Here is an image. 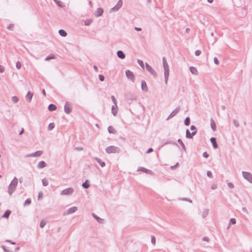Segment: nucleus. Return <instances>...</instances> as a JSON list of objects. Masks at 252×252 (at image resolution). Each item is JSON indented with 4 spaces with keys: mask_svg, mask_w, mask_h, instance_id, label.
Instances as JSON below:
<instances>
[{
    "mask_svg": "<svg viewBox=\"0 0 252 252\" xmlns=\"http://www.w3.org/2000/svg\"><path fill=\"white\" fill-rule=\"evenodd\" d=\"M197 133V130H195L190 132L189 129H187L186 131V136L187 138L191 139L193 136L195 135Z\"/></svg>",
    "mask_w": 252,
    "mask_h": 252,
    "instance_id": "11",
    "label": "nucleus"
},
{
    "mask_svg": "<svg viewBox=\"0 0 252 252\" xmlns=\"http://www.w3.org/2000/svg\"><path fill=\"white\" fill-rule=\"evenodd\" d=\"M42 182L43 186L44 187H46L48 185V182L46 179H43L42 180Z\"/></svg>",
    "mask_w": 252,
    "mask_h": 252,
    "instance_id": "39",
    "label": "nucleus"
},
{
    "mask_svg": "<svg viewBox=\"0 0 252 252\" xmlns=\"http://www.w3.org/2000/svg\"><path fill=\"white\" fill-rule=\"evenodd\" d=\"M214 63L217 64V65H218L220 63L219 62V61L218 60V59H217V57H215L214 59Z\"/></svg>",
    "mask_w": 252,
    "mask_h": 252,
    "instance_id": "52",
    "label": "nucleus"
},
{
    "mask_svg": "<svg viewBox=\"0 0 252 252\" xmlns=\"http://www.w3.org/2000/svg\"><path fill=\"white\" fill-rule=\"evenodd\" d=\"M59 33L62 36L65 37L67 35V32L63 29H61L59 31Z\"/></svg>",
    "mask_w": 252,
    "mask_h": 252,
    "instance_id": "29",
    "label": "nucleus"
},
{
    "mask_svg": "<svg viewBox=\"0 0 252 252\" xmlns=\"http://www.w3.org/2000/svg\"><path fill=\"white\" fill-rule=\"evenodd\" d=\"M181 200L188 201V202H190V203L192 202V200L190 199H189V198H183L181 199Z\"/></svg>",
    "mask_w": 252,
    "mask_h": 252,
    "instance_id": "58",
    "label": "nucleus"
},
{
    "mask_svg": "<svg viewBox=\"0 0 252 252\" xmlns=\"http://www.w3.org/2000/svg\"><path fill=\"white\" fill-rule=\"evenodd\" d=\"M233 124L236 127H239V126H240L239 123V122L237 120L234 119L233 120Z\"/></svg>",
    "mask_w": 252,
    "mask_h": 252,
    "instance_id": "44",
    "label": "nucleus"
},
{
    "mask_svg": "<svg viewBox=\"0 0 252 252\" xmlns=\"http://www.w3.org/2000/svg\"><path fill=\"white\" fill-rule=\"evenodd\" d=\"M108 131L110 133H115L116 132V130L112 126H109L108 127Z\"/></svg>",
    "mask_w": 252,
    "mask_h": 252,
    "instance_id": "31",
    "label": "nucleus"
},
{
    "mask_svg": "<svg viewBox=\"0 0 252 252\" xmlns=\"http://www.w3.org/2000/svg\"><path fill=\"white\" fill-rule=\"evenodd\" d=\"M16 67L18 69H19L21 68V63L19 61L17 62V63H16Z\"/></svg>",
    "mask_w": 252,
    "mask_h": 252,
    "instance_id": "47",
    "label": "nucleus"
},
{
    "mask_svg": "<svg viewBox=\"0 0 252 252\" xmlns=\"http://www.w3.org/2000/svg\"><path fill=\"white\" fill-rule=\"evenodd\" d=\"M207 175L208 177H209L210 178H211V179L213 178V177L212 173L210 171H207Z\"/></svg>",
    "mask_w": 252,
    "mask_h": 252,
    "instance_id": "49",
    "label": "nucleus"
},
{
    "mask_svg": "<svg viewBox=\"0 0 252 252\" xmlns=\"http://www.w3.org/2000/svg\"><path fill=\"white\" fill-rule=\"evenodd\" d=\"M78 208L77 207L73 206L68 209L64 213V215H69L71 214H73L77 211Z\"/></svg>",
    "mask_w": 252,
    "mask_h": 252,
    "instance_id": "13",
    "label": "nucleus"
},
{
    "mask_svg": "<svg viewBox=\"0 0 252 252\" xmlns=\"http://www.w3.org/2000/svg\"><path fill=\"white\" fill-rule=\"evenodd\" d=\"M32 201L30 198H28L26 200L24 205H29L31 204Z\"/></svg>",
    "mask_w": 252,
    "mask_h": 252,
    "instance_id": "43",
    "label": "nucleus"
},
{
    "mask_svg": "<svg viewBox=\"0 0 252 252\" xmlns=\"http://www.w3.org/2000/svg\"><path fill=\"white\" fill-rule=\"evenodd\" d=\"M111 99H112V100L113 102V103L116 105L117 104V100L115 98V96H113V95H112L111 96Z\"/></svg>",
    "mask_w": 252,
    "mask_h": 252,
    "instance_id": "50",
    "label": "nucleus"
},
{
    "mask_svg": "<svg viewBox=\"0 0 252 252\" xmlns=\"http://www.w3.org/2000/svg\"><path fill=\"white\" fill-rule=\"evenodd\" d=\"M73 191H74L73 188L70 187V188H67V189H65L61 191L60 194L61 195H70L71 194H72Z\"/></svg>",
    "mask_w": 252,
    "mask_h": 252,
    "instance_id": "4",
    "label": "nucleus"
},
{
    "mask_svg": "<svg viewBox=\"0 0 252 252\" xmlns=\"http://www.w3.org/2000/svg\"><path fill=\"white\" fill-rule=\"evenodd\" d=\"M185 125L188 126L190 124V118L189 117L186 118L184 121Z\"/></svg>",
    "mask_w": 252,
    "mask_h": 252,
    "instance_id": "34",
    "label": "nucleus"
},
{
    "mask_svg": "<svg viewBox=\"0 0 252 252\" xmlns=\"http://www.w3.org/2000/svg\"><path fill=\"white\" fill-rule=\"evenodd\" d=\"M43 197V193L41 191L39 192L38 195V199L39 200Z\"/></svg>",
    "mask_w": 252,
    "mask_h": 252,
    "instance_id": "55",
    "label": "nucleus"
},
{
    "mask_svg": "<svg viewBox=\"0 0 252 252\" xmlns=\"http://www.w3.org/2000/svg\"><path fill=\"white\" fill-rule=\"evenodd\" d=\"M167 144H171V145L178 146V144L175 141H174L173 140H169V141H166V142L164 143V144L163 145H167Z\"/></svg>",
    "mask_w": 252,
    "mask_h": 252,
    "instance_id": "33",
    "label": "nucleus"
},
{
    "mask_svg": "<svg viewBox=\"0 0 252 252\" xmlns=\"http://www.w3.org/2000/svg\"><path fill=\"white\" fill-rule=\"evenodd\" d=\"M126 77L132 81L133 82L135 80V77L132 71H131L129 70H127L126 71Z\"/></svg>",
    "mask_w": 252,
    "mask_h": 252,
    "instance_id": "9",
    "label": "nucleus"
},
{
    "mask_svg": "<svg viewBox=\"0 0 252 252\" xmlns=\"http://www.w3.org/2000/svg\"><path fill=\"white\" fill-rule=\"evenodd\" d=\"M93 20L92 19H87L85 21V25L89 26L92 22Z\"/></svg>",
    "mask_w": 252,
    "mask_h": 252,
    "instance_id": "42",
    "label": "nucleus"
},
{
    "mask_svg": "<svg viewBox=\"0 0 252 252\" xmlns=\"http://www.w3.org/2000/svg\"><path fill=\"white\" fill-rule=\"evenodd\" d=\"M202 240L204 241H207V242H209V239L208 237H204L203 238H202Z\"/></svg>",
    "mask_w": 252,
    "mask_h": 252,
    "instance_id": "63",
    "label": "nucleus"
},
{
    "mask_svg": "<svg viewBox=\"0 0 252 252\" xmlns=\"http://www.w3.org/2000/svg\"><path fill=\"white\" fill-rule=\"evenodd\" d=\"M18 182V179L15 177L9 184L8 186V192L10 195H11L15 190Z\"/></svg>",
    "mask_w": 252,
    "mask_h": 252,
    "instance_id": "2",
    "label": "nucleus"
},
{
    "mask_svg": "<svg viewBox=\"0 0 252 252\" xmlns=\"http://www.w3.org/2000/svg\"><path fill=\"white\" fill-rule=\"evenodd\" d=\"M60 7L63 8L64 6L63 3L59 0H53Z\"/></svg>",
    "mask_w": 252,
    "mask_h": 252,
    "instance_id": "30",
    "label": "nucleus"
},
{
    "mask_svg": "<svg viewBox=\"0 0 252 252\" xmlns=\"http://www.w3.org/2000/svg\"><path fill=\"white\" fill-rule=\"evenodd\" d=\"M4 67L2 65H0V72L2 73L4 72Z\"/></svg>",
    "mask_w": 252,
    "mask_h": 252,
    "instance_id": "59",
    "label": "nucleus"
},
{
    "mask_svg": "<svg viewBox=\"0 0 252 252\" xmlns=\"http://www.w3.org/2000/svg\"><path fill=\"white\" fill-rule=\"evenodd\" d=\"M236 223V220L234 218H231V219H230V220H229V225H230L231 224H235Z\"/></svg>",
    "mask_w": 252,
    "mask_h": 252,
    "instance_id": "41",
    "label": "nucleus"
},
{
    "mask_svg": "<svg viewBox=\"0 0 252 252\" xmlns=\"http://www.w3.org/2000/svg\"><path fill=\"white\" fill-rule=\"evenodd\" d=\"M151 243L155 245L156 244V238L154 236L151 237Z\"/></svg>",
    "mask_w": 252,
    "mask_h": 252,
    "instance_id": "48",
    "label": "nucleus"
},
{
    "mask_svg": "<svg viewBox=\"0 0 252 252\" xmlns=\"http://www.w3.org/2000/svg\"><path fill=\"white\" fill-rule=\"evenodd\" d=\"M64 110L65 113L68 114L72 111L71 104L70 102L67 101L65 102L64 106Z\"/></svg>",
    "mask_w": 252,
    "mask_h": 252,
    "instance_id": "6",
    "label": "nucleus"
},
{
    "mask_svg": "<svg viewBox=\"0 0 252 252\" xmlns=\"http://www.w3.org/2000/svg\"><path fill=\"white\" fill-rule=\"evenodd\" d=\"M227 186L230 189H233L234 188V185L230 182L227 183Z\"/></svg>",
    "mask_w": 252,
    "mask_h": 252,
    "instance_id": "54",
    "label": "nucleus"
},
{
    "mask_svg": "<svg viewBox=\"0 0 252 252\" xmlns=\"http://www.w3.org/2000/svg\"><path fill=\"white\" fill-rule=\"evenodd\" d=\"M48 109L49 111L52 112L57 109L56 106L54 104H50L49 105Z\"/></svg>",
    "mask_w": 252,
    "mask_h": 252,
    "instance_id": "23",
    "label": "nucleus"
},
{
    "mask_svg": "<svg viewBox=\"0 0 252 252\" xmlns=\"http://www.w3.org/2000/svg\"><path fill=\"white\" fill-rule=\"evenodd\" d=\"M98 77H99V79L100 80V81H103L104 80L105 77L103 75H101V74L99 75Z\"/></svg>",
    "mask_w": 252,
    "mask_h": 252,
    "instance_id": "51",
    "label": "nucleus"
},
{
    "mask_svg": "<svg viewBox=\"0 0 252 252\" xmlns=\"http://www.w3.org/2000/svg\"><path fill=\"white\" fill-rule=\"evenodd\" d=\"M117 56L118 57V58H119L121 59H124L126 57L125 54L121 50L118 51L117 52Z\"/></svg>",
    "mask_w": 252,
    "mask_h": 252,
    "instance_id": "19",
    "label": "nucleus"
},
{
    "mask_svg": "<svg viewBox=\"0 0 252 252\" xmlns=\"http://www.w3.org/2000/svg\"><path fill=\"white\" fill-rule=\"evenodd\" d=\"M162 63H163V68H164V75L165 83L166 84H167L169 75V68L168 64L166 62V58L164 57H163L162 58Z\"/></svg>",
    "mask_w": 252,
    "mask_h": 252,
    "instance_id": "1",
    "label": "nucleus"
},
{
    "mask_svg": "<svg viewBox=\"0 0 252 252\" xmlns=\"http://www.w3.org/2000/svg\"><path fill=\"white\" fill-rule=\"evenodd\" d=\"M1 248L3 249L4 252H14L13 251H9L6 247L4 245H1Z\"/></svg>",
    "mask_w": 252,
    "mask_h": 252,
    "instance_id": "40",
    "label": "nucleus"
},
{
    "mask_svg": "<svg viewBox=\"0 0 252 252\" xmlns=\"http://www.w3.org/2000/svg\"><path fill=\"white\" fill-rule=\"evenodd\" d=\"M46 224V221L43 220H42L40 223V227L42 228L45 226Z\"/></svg>",
    "mask_w": 252,
    "mask_h": 252,
    "instance_id": "38",
    "label": "nucleus"
},
{
    "mask_svg": "<svg viewBox=\"0 0 252 252\" xmlns=\"http://www.w3.org/2000/svg\"><path fill=\"white\" fill-rule=\"evenodd\" d=\"M105 151L108 154L119 153L121 152V149L118 147L110 146L106 148Z\"/></svg>",
    "mask_w": 252,
    "mask_h": 252,
    "instance_id": "3",
    "label": "nucleus"
},
{
    "mask_svg": "<svg viewBox=\"0 0 252 252\" xmlns=\"http://www.w3.org/2000/svg\"><path fill=\"white\" fill-rule=\"evenodd\" d=\"M177 141L181 145L183 150L184 151H186V146H185V144H184V143L183 142V141H182V140L181 139H178Z\"/></svg>",
    "mask_w": 252,
    "mask_h": 252,
    "instance_id": "32",
    "label": "nucleus"
},
{
    "mask_svg": "<svg viewBox=\"0 0 252 252\" xmlns=\"http://www.w3.org/2000/svg\"><path fill=\"white\" fill-rule=\"evenodd\" d=\"M146 69L155 77H157V73L154 69L148 63H146Z\"/></svg>",
    "mask_w": 252,
    "mask_h": 252,
    "instance_id": "7",
    "label": "nucleus"
},
{
    "mask_svg": "<svg viewBox=\"0 0 252 252\" xmlns=\"http://www.w3.org/2000/svg\"><path fill=\"white\" fill-rule=\"evenodd\" d=\"M201 52L199 50H197L195 51V55L196 56H199L201 54Z\"/></svg>",
    "mask_w": 252,
    "mask_h": 252,
    "instance_id": "53",
    "label": "nucleus"
},
{
    "mask_svg": "<svg viewBox=\"0 0 252 252\" xmlns=\"http://www.w3.org/2000/svg\"><path fill=\"white\" fill-rule=\"evenodd\" d=\"M111 112H112V114L114 116H116L117 115V113H118L117 104H116V105H115V104H114V105H113L112 106Z\"/></svg>",
    "mask_w": 252,
    "mask_h": 252,
    "instance_id": "18",
    "label": "nucleus"
},
{
    "mask_svg": "<svg viewBox=\"0 0 252 252\" xmlns=\"http://www.w3.org/2000/svg\"><path fill=\"white\" fill-rule=\"evenodd\" d=\"M103 13V9L101 8H98L96 11L95 12L94 15L96 17L101 16Z\"/></svg>",
    "mask_w": 252,
    "mask_h": 252,
    "instance_id": "17",
    "label": "nucleus"
},
{
    "mask_svg": "<svg viewBox=\"0 0 252 252\" xmlns=\"http://www.w3.org/2000/svg\"><path fill=\"white\" fill-rule=\"evenodd\" d=\"M189 70L191 72L192 74H193L194 75L197 74L198 71H197V69L195 67L190 66L189 67Z\"/></svg>",
    "mask_w": 252,
    "mask_h": 252,
    "instance_id": "26",
    "label": "nucleus"
},
{
    "mask_svg": "<svg viewBox=\"0 0 252 252\" xmlns=\"http://www.w3.org/2000/svg\"><path fill=\"white\" fill-rule=\"evenodd\" d=\"M190 130H192V131H195V130H196V127H195V126H194V125H191V126H190Z\"/></svg>",
    "mask_w": 252,
    "mask_h": 252,
    "instance_id": "56",
    "label": "nucleus"
},
{
    "mask_svg": "<svg viewBox=\"0 0 252 252\" xmlns=\"http://www.w3.org/2000/svg\"><path fill=\"white\" fill-rule=\"evenodd\" d=\"M55 127V124L53 123H50L48 126V129L49 130H52Z\"/></svg>",
    "mask_w": 252,
    "mask_h": 252,
    "instance_id": "36",
    "label": "nucleus"
},
{
    "mask_svg": "<svg viewBox=\"0 0 252 252\" xmlns=\"http://www.w3.org/2000/svg\"><path fill=\"white\" fill-rule=\"evenodd\" d=\"M47 165L46 162L44 161H40L38 162L37 167L39 169L43 168L44 167H46Z\"/></svg>",
    "mask_w": 252,
    "mask_h": 252,
    "instance_id": "21",
    "label": "nucleus"
},
{
    "mask_svg": "<svg viewBox=\"0 0 252 252\" xmlns=\"http://www.w3.org/2000/svg\"><path fill=\"white\" fill-rule=\"evenodd\" d=\"M153 151V149L152 148H150L149 149H148V150L147 151V152L146 153L148 154V153H150L151 152H152Z\"/></svg>",
    "mask_w": 252,
    "mask_h": 252,
    "instance_id": "62",
    "label": "nucleus"
},
{
    "mask_svg": "<svg viewBox=\"0 0 252 252\" xmlns=\"http://www.w3.org/2000/svg\"><path fill=\"white\" fill-rule=\"evenodd\" d=\"M180 107H177L176 109H175L168 116L167 118L166 119L167 120H169L170 119L172 118L174 116H176L177 114L180 111Z\"/></svg>",
    "mask_w": 252,
    "mask_h": 252,
    "instance_id": "12",
    "label": "nucleus"
},
{
    "mask_svg": "<svg viewBox=\"0 0 252 252\" xmlns=\"http://www.w3.org/2000/svg\"><path fill=\"white\" fill-rule=\"evenodd\" d=\"M137 62H138V64L141 66V67L142 68H144V63H143V62L142 60H140L138 59L137 60Z\"/></svg>",
    "mask_w": 252,
    "mask_h": 252,
    "instance_id": "45",
    "label": "nucleus"
},
{
    "mask_svg": "<svg viewBox=\"0 0 252 252\" xmlns=\"http://www.w3.org/2000/svg\"><path fill=\"white\" fill-rule=\"evenodd\" d=\"M211 126L212 130L214 131H216V123H215V122L214 121V120L212 119L211 120Z\"/></svg>",
    "mask_w": 252,
    "mask_h": 252,
    "instance_id": "27",
    "label": "nucleus"
},
{
    "mask_svg": "<svg viewBox=\"0 0 252 252\" xmlns=\"http://www.w3.org/2000/svg\"><path fill=\"white\" fill-rule=\"evenodd\" d=\"M7 28L10 30V31H13V29H14V24H9L8 27H7Z\"/></svg>",
    "mask_w": 252,
    "mask_h": 252,
    "instance_id": "46",
    "label": "nucleus"
},
{
    "mask_svg": "<svg viewBox=\"0 0 252 252\" xmlns=\"http://www.w3.org/2000/svg\"><path fill=\"white\" fill-rule=\"evenodd\" d=\"M141 89L144 92H147L148 91L147 84L144 80L141 81Z\"/></svg>",
    "mask_w": 252,
    "mask_h": 252,
    "instance_id": "15",
    "label": "nucleus"
},
{
    "mask_svg": "<svg viewBox=\"0 0 252 252\" xmlns=\"http://www.w3.org/2000/svg\"><path fill=\"white\" fill-rule=\"evenodd\" d=\"M210 141L212 144V146L214 149H217L218 147V145L217 142L216 138L212 137L210 138Z\"/></svg>",
    "mask_w": 252,
    "mask_h": 252,
    "instance_id": "16",
    "label": "nucleus"
},
{
    "mask_svg": "<svg viewBox=\"0 0 252 252\" xmlns=\"http://www.w3.org/2000/svg\"><path fill=\"white\" fill-rule=\"evenodd\" d=\"M92 216L93 217L99 222V223H102L103 220L100 218L99 217L96 216L95 214L93 213Z\"/></svg>",
    "mask_w": 252,
    "mask_h": 252,
    "instance_id": "28",
    "label": "nucleus"
},
{
    "mask_svg": "<svg viewBox=\"0 0 252 252\" xmlns=\"http://www.w3.org/2000/svg\"><path fill=\"white\" fill-rule=\"evenodd\" d=\"M137 171H141L147 174H151L152 172L151 170L145 168V167H140L138 168Z\"/></svg>",
    "mask_w": 252,
    "mask_h": 252,
    "instance_id": "14",
    "label": "nucleus"
},
{
    "mask_svg": "<svg viewBox=\"0 0 252 252\" xmlns=\"http://www.w3.org/2000/svg\"><path fill=\"white\" fill-rule=\"evenodd\" d=\"M43 153L42 151H37L35 152L27 155L26 157H39Z\"/></svg>",
    "mask_w": 252,
    "mask_h": 252,
    "instance_id": "8",
    "label": "nucleus"
},
{
    "mask_svg": "<svg viewBox=\"0 0 252 252\" xmlns=\"http://www.w3.org/2000/svg\"><path fill=\"white\" fill-rule=\"evenodd\" d=\"M82 186L84 189H88L90 186L89 180H86L84 183H83Z\"/></svg>",
    "mask_w": 252,
    "mask_h": 252,
    "instance_id": "25",
    "label": "nucleus"
},
{
    "mask_svg": "<svg viewBox=\"0 0 252 252\" xmlns=\"http://www.w3.org/2000/svg\"><path fill=\"white\" fill-rule=\"evenodd\" d=\"M94 159L96 161V162L99 164L101 167H103L105 166V162L102 161L100 158H95Z\"/></svg>",
    "mask_w": 252,
    "mask_h": 252,
    "instance_id": "22",
    "label": "nucleus"
},
{
    "mask_svg": "<svg viewBox=\"0 0 252 252\" xmlns=\"http://www.w3.org/2000/svg\"><path fill=\"white\" fill-rule=\"evenodd\" d=\"M32 96L33 93L29 91L26 96V98L29 102H30L31 101Z\"/></svg>",
    "mask_w": 252,
    "mask_h": 252,
    "instance_id": "20",
    "label": "nucleus"
},
{
    "mask_svg": "<svg viewBox=\"0 0 252 252\" xmlns=\"http://www.w3.org/2000/svg\"><path fill=\"white\" fill-rule=\"evenodd\" d=\"M11 213V211L9 210H7L3 214L2 217L4 218H8L10 215Z\"/></svg>",
    "mask_w": 252,
    "mask_h": 252,
    "instance_id": "24",
    "label": "nucleus"
},
{
    "mask_svg": "<svg viewBox=\"0 0 252 252\" xmlns=\"http://www.w3.org/2000/svg\"><path fill=\"white\" fill-rule=\"evenodd\" d=\"M123 5V1L122 0H119L117 4L112 7L111 9L112 11H116L120 9V8Z\"/></svg>",
    "mask_w": 252,
    "mask_h": 252,
    "instance_id": "10",
    "label": "nucleus"
},
{
    "mask_svg": "<svg viewBox=\"0 0 252 252\" xmlns=\"http://www.w3.org/2000/svg\"><path fill=\"white\" fill-rule=\"evenodd\" d=\"M242 211L244 212H245L246 213L248 214V212L247 209V208L246 207H243L242 208Z\"/></svg>",
    "mask_w": 252,
    "mask_h": 252,
    "instance_id": "64",
    "label": "nucleus"
},
{
    "mask_svg": "<svg viewBox=\"0 0 252 252\" xmlns=\"http://www.w3.org/2000/svg\"><path fill=\"white\" fill-rule=\"evenodd\" d=\"M217 188V185L216 184H213L211 186L212 189H216Z\"/></svg>",
    "mask_w": 252,
    "mask_h": 252,
    "instance_id": "61",
    "label": "nucleus"
},
{
    "mask_svg": "<svg viewBox=\"0 0 252 252\" xmlns=\"http://www.w3.org/2000/svg\"><path fill=\"white\" fill-rule=\"evenodd\" d=\"M5 242H8V243H10V244H11L12 245H15L16 244L15 242H13V241H12L10 240H6Z\"/></svg>",
    "mask_w": 252,
    "mask_h": 252,
    "instance_id": "60",
    "label": "nucleus"
},
{
    "mask_svg": "<svg viewBox=\"0 0 252 252\" xmlns=\"http://www.w3.org/2000/svg\"><path fill=\"white\" fill-rule=\"evenodd\" d=\"M11 99H12V101H13V102L14 103H16L18 102V101H19V98L16 96H12V98H11Z\"/></svg>",
    "mask_w": 252,
    "mask_h": 252,
    "instance_id": "37",
    "label": "nucleus"
},
{
    "mask_svg": "<svg viewBox=\"0 0 252 252\" xmlns=\"http://www.w3.org/2000/svg\"><path fill=\"white\" fill-rule=\"evenodd\" d=\"M242 175L244 179L250 183H252V174L250 172L243 171Z\"/></svg>",
    "mask_w": 252,
    "mask_h": 252,
    "instance_id": "5",
    "label": "nucleus"
},
{
    "mask_svg": "<svg viewBox=\"0 0 252 252\" xmlns=\"http://www.w3.org/2000/svg\"><path fill=\"white\" fill-rule=\"evenodd\" d=\"M55 58V56H54V55L53 54H51L50 55H49L48 56H47L45 60L46 61H49L51 59H54Z\"/></svg>",
    "mask_w": 252,
    "mask_h": 252,
    "instance_id": "35",
    "label": "nucleus"
},
{
    "mask_svg": "<svg viewBox=\"0 0 252 252\" xmlns=\"http://www.w3.org/2000/svg\"><path fill=\"white\" fill-rule=\"evenodd\" d=\"M203 156L205 158H208L209 157V154L206 152H205L203 153Z\"/></svg>",
    "mask_w": 252,
    "mask_h": 252,
    "instance_id": "57",
    "label": "nucleus"
}]
</instances>
